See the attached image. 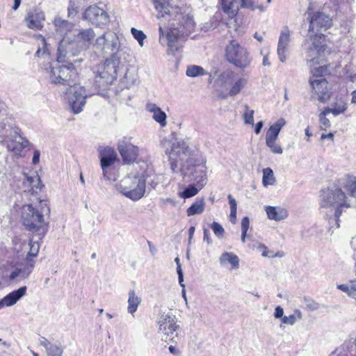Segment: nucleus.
I'll return each mask as SVG.
<instances>
[{
    "instance_id": "obj_1",
    "label": "nucleus",
    "mask_w": 356,
    "mask_h": 356,
    "mask_svg": "<svg viewBox=\"0 0 356 356\" xmlns=\"http://www.w3.org/2000/svg\"><path fill=\"white\" fill-rule=\"evenodd\" d=\"M170 0H154L155 9L159 12L158 17L169 22V29L166 32L159 25V42L165 37L170 53L175 54L182 47L188 35L193 31L195 23L189 13H181L177 7L169 5Z\"/></svg>"
},
{
    "instance_id": "obj_2",
    "label": "nucleus",
    "mask_w": 356,
    "mask_h": 356,
    "mask_svg": "<svg viewBox=\"0 0 356 356\" xmlns=\"http://www.w3.org/2000/svg\"><path fill=\"white\" fill-rule=\"evenodd\" d=\"M56 34L62 37L57 52L58 63L80 54L93 43L96 34L91 28L75 29L73 23L56 17L53 21Z\"/></svg>"
},
{
    "instance_id": "obj_3",
    "label": "nucleus",
    "mask_w": 356,
    "mask_h": 356,
    "mask_svg": "<svg viewBox=\"0 0 356 356\" xmlns=\"http://www.w3.org/2000/svg\"><path fill=\"white\" fill-rule=\"evenodd\" d=\"M168 163L174 173H181L183 177L191 175V167H198L193 172V180L197 184L204 172L207 182L206 158L196 148H193L184 140L174 142L170 149L166 150Z\"/></svg>"
},
{
    "instance_id": "obj_4",
    "label": "nucleus",
    "mask_w": 356,
    "mask_h": 356,
    "mask_svg": "<svg viewBox=\"0 0 356 356\" xmlns=\"http://www.w3.org/2000/svg\"><path fill=\"white\" fill-rule=\"evenodd\" d=\"M48 79L51 83L70 86L67 99L74 113H79L86 104V99L89 96L85 88L76 86L78 72L72 65H53L48 72Z\"/></svg>"
},
{
    "instance_id": "obj_5",
    "label": "nucleus",
    "mask_w": 356,
    "mask_h": 356,
    "mask_svg": "<svg viewBox=\"0 0 356 356\" xmlns=\"http://www.w3.org/2000/svg\"><path fill=\"white\" fill-rule=\"evenodd\" d=\"M332 19L327 15L316 12L310 17L309 38L302 47L307 59L312 63H318L325 51V36L322 33L332 26Z\"/></svg>"
},
{
    "instance_id": "obj_6",
    "label": "nucleus",
    "mask_w": 356,
    "mask_h": 356,
    "mask_svg": "<svg viewBox=\"0 0 356 356\" xmlns=\"http://www.w3.org/2000/svg\"><path fill=\"white\" fill-rule=\"evenodd\" d=\"M319 197L321 209L325 213H334L337 227H339V218L343 209L350 206L348 197L341 188L331 186L322 189Z\"/></svg>"
},
{
    "instance_id": "obj_7",
    "label": "nucleus",
    "mask_w": 356,
    "mask_h": 356,
    "mask_svg": "<svg viewBox=\"0 0 356 356\" xmlns=\"http://www.w3.org/2000/svg\"><path fill=\"white\" fill-rule=\"evenodd\" d=\"M18 241L17 238L13 239V248L17 256L10 258L2 267L3 276L10 281H22L27 279L31 274L35 264V261L30 259L24 263L21 261V257H23V254H20L22 243Z\"/></svg>"
},
{
    "instance_id": "obj_8",
    "label": "nucleus",
    "mask_w": 356,
    "mask_h": 356,
    "mask_svg": "<svg viewBox=\"0 0 356 356\" xmlns=\"http://www.w3.org/2000/svg\"><path fill=\"white\" fill-rule=\"evenodd\" d=\"M115 191L132 201L142 199L146 191V184L138 164L134 170L115 184Z\"/></svg>"
},
{
    "instance_id": "obj_9",
    "label": "nucleus",
    "mask_w": 356,
    "mask_h": 356,
    "mask_svg": "<svg viewBox=\"0 0 356 356\" xmlns=\"http://www.w3.org/2000/svg\"><path fill=\"white\" fill-rule=\"evenodd\" d=\"M40 209L33 204H25L21 209V218L23 225L26 229L33 232L42 231L44 232L47 229V223L44 218V213H48L50 211L47 204L44 201L40 202Z\"/></svg>"
},
{
    "instance_id": "obj_10",
    "label": "nucleus",
    "mask_w": 356,
    "mask_h": 356,
    "mask_svg": "<svg viewBox=\"0 0 356 356\" xmlns=\"http://www.w3.org/2000/svg\"><path fill=\"white\" fill-rule=\"evenodd\" d=\"M119 64L115 56H111L105 62L93 68L95 79L99 88H104L111 85L117 76Z\"/></svg>"
},
{
    "instance_id": "obj_11",
    "label": "nucleus",
    "mask_w": 356,
    "mask_h": 356,
    "mask_svg": "<svg viewBox=\"0 0 356 356\" xmlns=\"http://www.w3.org/2000/svg\"><path fill=\"white\" fill-rule=\"evenodd\" d=\"M225 57L228 62L241 69L249 67L252 62L248 49L234 40L227 45Z\"/></svg>"
},
{
    "instance_id": "obj_12",
    "label": "nucleus",
    "mask_w": 356,
    "mask_h": 356,
    "mask_svg": "<svg viewBox=\"0 0 356 356\" xmlns=\"http://www.w3.org/2000/svg\"><path fill=\"white\" fill-rule=\"evenodd\" d=\"M100 165L104 178L108 181H115L118 175L115 173L113 164L117 160V153L112 147H100L99 149Z\"/></svg>"
},
{
    "instance_id": "obj_13",
    "label": "nucleus",
    "mask_w": 356,
    "mask_h": 356,
    "mask_svg": "<svg viewBox=\"0 0 356 356\" xmlns=\"http://www.w3.org/2000/svg\"><path fill=\"white\" fill-rule=\"evenodd\" d=\"M94 47L103 54H112V56H115L120 51V42L115 33L108 31L96 38Z\"/></svg>"
},
{
    "instance_id": "obj_14",
    "label": "nucleus",
    "mask_w": 356,
    "mask_h": 356,
    "mask_svg": "<svg viewBox=\"0 0 356 356\" xmlns=\"http://www.w3.org/2000/svg\"><path fill=\"white\" fill-rule=\"evenodd\" d=\"M0 143L17 158L24 156V149L29 145V141L22 136L20 129L17 134H12L1 139Z\"/></svg>"
},
{
    "instance_id": "obj_15",
    "label": "nucleus",
    "mask_w": 356,
    "mask_h": 356,
    "mask_svg": "<svg viewBox=\"0 0 356 356\" xmlns=\"http://www.w3.org/2000/svg\"><path fill=\"white\" fill-rule=\"evenodd\" d=\"M18 128L14 119L8 115L7 106L0 100V140L12 134H17Z\"/></svg>"
},
{
    "instance_id": "obj_16",
    "label": "nucleus",
    "mask_w": 356,
    "mask_h": 356,
    "mask_svg": "<svg viewBox=\"0 0 356 356\" xmlns=\"http://www.w3.org/2000/svg\"><path fill=\"white\" fill-rule=\"evenodd\" d=\"M221 79L224 81L225 86H229V94L231 96L239 94L248 83L245 78L232 72H224L221 75Z\"/></svg>"
},
{
    "instance_id": "obj_17",
    "label": "nucleus",
    "mask_w": 356,
    "mask_h": 356,
    "mask_svg": "<svg viewBox=\"0 0 356 356\" xmlns=\"http://www.w3.org/2000/svg\"><path fill=\"white\" fill-rule=\"evenodd\" d=\"M159 330L167 337L172 336L180 330L177 319L175 315L170 313H162L157 321Z\"/></svg>"
},
{
    "instance_id": "obj_18",
    "label": "nucleus",
    "mask_w": 356,
    "mask_h": 356,
    "mask_svg": "<svg viewBox=\"0 0 356 356\" xmlns=\"http://www.w3.org/2000/svg\"><path fill=\"white\" fill-rule=\"evenodd\" d=\"M83 19L97 26L106 25L109 22L107 13L97 6L88 7L83 13Z\"/></svg>"
},
{
    "instance_id": "obj_19",
    "label": "nucleus",
    "mask_w": 356,
    "mask_h": 356,
    "mask_svg": "<svg viewBox=\"0 0 356 356\" xmlns=\"http://www.w3.org/2000/svg\"><path fill=\"white\" fill-rule=\"evenodd\" d=\"M292 31L288 26H284L280 31L279 36L277 54L280 61L284 63L286 60V53L289 50L292 38Z\"/></svg>"
},
{
    "instance_id": "obj_20",
    "label": "nucleus",
    "mask_w": 356,
    "mask_h": 356,
    "mask_svg": "<svg viewBox=\"0 0 356 356\" xmlns=\"http://www.w3.org/2000/svg\"><path fill=\"white\" fill-rule=\"evenodd\" d=\"M310 85L313 92L318 96L319 102L325 103L330 99L332 92L326 79H311Z\"/></svg>"
},
{
    "instance_id": "obj_21",
    "label": "nucleus",
    "mask_w": 356,
    "mask_h": 356,
    "mask_svg": "<svg viewBox=\"0 0 356 356\" xmlns=\"http://www.w3.org/2000/svg\"><path fill=\"white\" fill-rule=\"evenodd\" d=\"M138 165L143 178H145V183L146 184V181H147L153 188H156L161 182V175L155 173L153 166L149 163L143 162L138 164Z\"/></svg>"
},
{
    "instance_id": "obj_22",
    "label": "nucleus",
    "mask_w": 356,
    "mask_h": 356,
    "mask_svg": "<svg viewBox=\"0 0 356 356\" xmlns=\"http://www.w3.org/2000/svg\"><path fill=\"white\" fill-rule=\"evenodd\" d=\"M118 150L123 161L126 163H130L135 161L138 155V147L125 140L119 143Z\"/></svg>"
},
{
    "instance_id": "obj_23",
    "label": "nucleus",
    "mask_w": 356,
    "mask_h": 356,
    "mask_svg": "<svg viewBox=\"0 0 356 356\" xmlns=\"http://www.w3.org/2000/svg\"><path fill=\"white\" fill-rule=\"evenodd\" d=\"M26 286H21L18 289L11 291L0 300V309L14 305L26 296Z\"/></svg>"
},
{
    "instance_id": "obj_24",
    "label": "nucleus",
    "mask_w": 356,
    "mask_h": 356,
    "mask_svg": "<svg viewBox=\"0 0 356 356\" xmlns=\"http://www.w3.org/2000/svg\"><path fill=\"white\" fill-rule=\"evenodd\" d=\"M145 109L152 114V118L157 122L161 127L163 128L167 125V115L156 104L147 102L145 105Z\"/></svg>"
},
{
    "instance_id": "obj_25",
    "label": "nucleus",
    "mask_w": 356,
    "mask_h": 356,
    "mask_svg": "<svg viewBox=\"0 0 356 356\" xmlns=\"http://www.w3.org/2000/svg\"><path fill=\"white\" fill-rule=\"evenodd\" d=\"M44 21V13L38 10L29 12L25 17L26 26L31 29H41L43 27Z\"/></svg>"
},
{
    "instance_id": "obj_26",
    "label": "nucleus",
    "mask_w": 356,
    "mask_h": 356,
    "mask_svg": "<svg viewBox=\"0 0 356 356\" xmlns=\"http://www.w3.org/2000/svg\"><path fill=\"white\" fill-rule=\"evenodd\" d=\"M267 218L270 220L281 221L285 220L289 216V212L286 209L281 206H265Z\"/></svg>"
},
{
    "instance_id": "obj_27",
    "label": "nucleus",
    "mask_w": 356,
    "mask_h": 356,
    "mask_svg": "<svg viewBox=\"0 0 356 356\" xmlns=\"http://www.w3.org/2000/svg\"><path fill=\"white\" fill-rule=\"evenodd\" d=\"M206 185L205 175L202 172L201 179L197 180V184L188 186L183 191L178 193L179 197L183 199H188L195 196L199 191Z\"/></svg>"
},
{
    "instance_id": "obj_28",
    "label": "nucleus",
    "mask_w": 356,
    "mask_h": 356,
    "mask_svg": "<svg viewBox=\"0 0 356 356\" xmlns=\"http://www.w3.org/2000/svg\"><path fill=\"white\" fill-rule=\"evenodd\" d=\"M219 261L222 266L229 264L232 269L236 270L239 268V258L234 252H223L219 258Z\"/></svg>"
},
{
    "instance_id": "obj_29",
    "label": "nucleus",
    "mask_w": 356,
    "mask_h": 356,
    "mask_svg": "<svg viewBox=\"0 0 356 356\" xmlns=\"http://www.w3.org/2000/svg\"><path fill=\"white\" fill-rule=\"evenodd\" d=\"M142 302L140 296L136 294L134 290H130L128 292L127 300V312L132 316L136 312L139 305Z\"/></svg>"
},
{
    "instance_id": "obj_30",
    "label": "nucleus",
    "mask_w": 356,
    "mask_h": 356,
    "mask_svg": "<svg viewBox=\"0 0 356 356\" xmlns=\"http://www.w3.org/2000/svg\"><path fill=\"white\" fill-rule=\"evenodd\" d=\"M15 238H17L19 240L18 242L20 241L22 243V252H20V254H24V248H29V250L27 252L25 261H28L29 259L31 261H35L33 258L37 257L38 254L40 250V244L38 242H34L32 240H30L29 243L26 245L25 243H23L20 238L17 237H16Z\"/></svg>"
},
{
    "instance_id": "obj_31",
    "label": "nucleus",
    "mask_w": 356,
    "mask_h": 356,
    "mask_svg": "<svg viewBox=\"0 0 356 356\" xmlns=\"http://www.w3.org/2000/svg\"><path fill=\"white\" fill-rule=\"evenodd\" d=\"M40 343L46 349L47 356H62L63 348L61 346L51 343L45 338H42Z\"/></svg>"
},
{
    "instance_id": "obj_32",
    "label": "nucleus",
    "mask_w": 356,
    "mask_h": 356,
    "mask_svg": "<svg viewBox=\"0 0 356 356\" xmlns=\"http://www.w3.org/2000/svg\"><path fill=\"white\" fill-rule=\"evenodd\" d=\"M24 184L26 186L29 188V191L32 193H38L42 187L41 179L37 173L31 176H26V180Z\"/></svg>"
},
{
    "instance_id": "obj_33",
    "label": "nucleus",
    "mask_w": 356,
    "mask_h": 356,
    "mask_svg": "<svg viewBox=\"0 0 356 356\" xmlns=\"http://www.w3.org/2000/svg\"><path fill=\"white\" fill-rule=\"evenodd\" d=\"M285 124L286 121L284 118L278 119L269 127L266 135V140H277L279 134Z\"/></svg>"
},
{
    "instance_id": "obj_34",
    "label": "nucleus",
    "mask_w": 356,
    "mask_h": 356,
    "mask_svg": "<svg viewBox=\"0 0 356 356\" xmlns=\"http://www.w3.org/2000/svg\"><path fill=\"white\" fill-rule=\"evenodd\" d=\"M337 288L356 302V280H350L346 284H338Z\"/></svg>"
},
{
    "instance_id": "obj_35",
    "label": "nucleus",
    "mask_w": 356,
    "mask_h": 356,
    "mask_svg": "<svg viewBox=\"0 0 356 356\" xmlns=\"http://www.w3.org/2000/svg\"><path fill=\"white\" fill-rule=\"evenodd\" d=\"M205 209V201L204 198L196 199V200L186 210L188 216L201 214Z\"/></svg>"
},
{
    "instance_id": "obj_36",
    "label": "nucleus",
    "mask_w": 356,
    "mask_h": 356,
    "mask_svg": "<svg viewBox=\"0 0 356 356\" xmlns=\"http://www.w3.org/2000/svg\"><path fill=\"white\" fill-rule=\"evenodd\" d=\"M222 8L223 11L230 18L236 17L238 12V6L236 0H221Z\"/></svg>"
},
{
    "instance_id": "obj_37",
    "label": "nucleus",
    "mask_w": 356,
    "mask_h": 356,
    "mask_svg": "<svg viewBox=\"0 0 356 356\" xmlns=\"http://www.w3.org/2000/svg\"><path fill=\"white\" fill-rule=\"evenodd\" d=\"M353 343L351 341H345L330 355V356H353L350 348Z\"/></svg>"
},
{
    "instance_id": "obj_38",
    "label": "nucleus",
    "mask_w": 356,
    "mask_h": 356,
    "mask_svg": "<svg viewBox=\"0 0 356 356\" xmlns=\"http://www.w3.org/2000/svg\"><path fill=\"white\" fill-rule=\"evenodd\" d=\"M343 187L346 189L350 196L356 197V177L353 175H346L343 183Z\"/></svg>"
},
{
    "instance_id": "obj_39",
    "label": "nucleus",
    "mask_w": 356,
    "mask_h": 356,
    "mask_svg": "<svg viewBox=\"0 0 356 356\" xmlns=\"http://www.w3.org/2000/svg\"><path fill=\"white\" fill-rule=\"evenodd\" d=\"M276 183V178L274 176L273 170L270 168L263 169L262 184L264 187L273 186Z\"/></svg>"
},
{
    "instance_id": "obj_40",
    "label": "nucleus",
    "mask_w": 356,
    "mask_h": 356,
    "mask_svg": "<svg viewBox=\"0 0 356 356\" xmlns=\"http://www.w3.org/2000/svg\"><path fill=\"white\" fill-rule=\"evenodd\" d=\"M241 7L251 10H259L260 12H264L266 7L259 4V0H241Z\"/></svg>"
},
{
    "instance_id": "obj_41",
    "label": "nucleus",
    "mask_w": 356,
    "mask_h": 356,
    "mask_svg": "<svg viewBox=\"0 0 356 356\" xmlns=\"http://www.w3.org/2000/svg\"><path fill=\"white\" fill-rule=\"evenodd\" d=\"M302 318V314L300 310L296 309L293 313L288 316H285L282 319V324L293 325L297 321Z\"/></svg>"
},
{
    "instance_id": "obj_42",
    "label": "nucleus",
    "mask_w": 356,
    "mask_h": 356,
    "mask_svg": "<svg viewBox=\"0 0 356 356\" xmlns=\"http://www.w3.org/2000/svg\"><path fill=\"white\" fill-rule=\"evenodd\" d=\"M347 108L348 106L346 102L344 100L340 99L339 101L332 104V107L329 108V111L334 116H337L339 114L343 113L346 111Z\"/></svg>"
},
{
    "instance_id": "obj_43",
    "label": "nucleus",
    "mask_w": 356,
    "mask_h": 356,
    "mask_svg": "<svg viewBox=\"0 0 356 356\" xmlns=\"http://www.w3.org/2000/svg\"><path fill=\"white\" fill-rule=\"evenodd\" d=\"M331 113L329 111V107L325 108V109L318 115L320 122V129L322 130H326L331 126V122L329 119L327 118V115Z\"/></svg>"
},
{
    "instance_id": "obj_44",
    "label": "nucleus",
    "mask_w": 356,
    "mask_h": 356,
    "mask_svg": "<svg viewBox=\"0 0 356 356\" xmlns=\"http://www.w3.org/2000/svg\"><path fill=\"white\" fill-rule=\"evenodd\" d=\"M227 199L230 204L229 220L232 224H236L237 213V202L231 195H229L227 196Z\"/></svg>"
},
{
    "instance_id": "obj_45",
    "label": "nucleus",
    "mask_w": 356,
    "mask_h": 356,
    "mask_svg": "<svg viewBox=\"0 0 356 356\" xmlns=\"http://www.w3.org/2000/svg\"><path fill=\"white\" fill-rule=\"evenodd\" d=\"M206 74L204 69L199 65L188 66L186 72V74L189 77H196Z\"/></svg>"
},
{
    "instance_id": "obj_46",
    "label": "nucleus",
    "mask_w": 356,
    "mask_h": 356,
    "mask_svg": "<svg viewBox=\"0 0 356 356\" xmlns=\"http://www.w3.org/2000/svg\"><path fill=\"white\" fill-rule=\"evenodd\" d=\"M277 140H266V145L272 153L282 154L283 153V149Z\"/></svg>"
},
{
    "instance_id": "obj_47",
    "label": "nucleus",
    "mask_w": 356,
    "mask_h": 356,
    "mask_svg": "<svg viewBox=\"0 0 356 356\" xmlns=\"http://www.w3.org/2000/svg\"><path fill=\"white\" fill-rule=\"evenodd\" d=\"M229 28H233V31L238 35L243 34L245 30V26L243 25L242 19L238 17L233 19V23L229 24Z\"/></svg>"
},
{
    "instance_id": "obj_48",
    "label": "nucleus",
    "mask_w": 356,
    "mask_h": 356,
    "mask_svg": "<svg viewBox=\"0 0 356 356\" xmlns=\"http://www.w3.org/2000/svg\"><path fill=\"white\" fill-rule=\"evenodd\" d=\"M254 110L250 109L248 106H245L243 118L245 124L254 125Z\"/></svg>"
},
{
    "instance_id": "obj_49",
    "label": "nucleus",
    "mask_w": 356,
    "mask_h": 356,
    "mask_svg": "<svg viewBox=\"0 0 356 356\" xmlns=\"http://www.w3.org/2000/svg\"><path fill=\"white\" fill-rule=\"evenodd\" d=\"M131 33L134 39L138 41L140 47H143L144 46V41L147 38V36L143 31L133 27L131 29Z\"/></svg>"
},
{
    "instance_id": "obj_50",
    "label": "nucleus",
    "mask_w": 356,
    "mask_h": 356,
    "mask_svg": "<svg viewBox=\"0 0 356 356\" xmlns=\"http://www.w3.org/2000/svg\"><path fill=\"white\" fill-rule=\"evenodd\" d=\"M211 228L213 230L214 234L218 238H222L225 234V229L222 226L217 222H213L211 225Z\"/></svg>"
},
{
    "instance_id": "obj_51",
    "label": "nucleus",
    "mask_w": 356,
    "mask_h": 356,
    "mask_svg": "<svg viewBox=\"0 0 356 356\" xmlns=\"http://www.w3.org/2000/svg\"><path fill=\"white\" fill-rule=\"evenodd\" d=\"M256 248L259 252H261V255L265 257H280L282 256V254H281L280 252L276 253L275 255L269 254L267 247L262 243H258Z\"/></svg>"
},
{
    "instance_id": "obj_52",
    "label": "nucleus",
    "mask_w": 356,
    "mask_h": 356,
    "mask_svg": "<svg viewBox=\"0 0 356 356\" xmlns=\"http://www.w3.org/2000/svg\"><path fill=\"white\" fill-rule=\"evenodd\" d=\"M305 307L307 309L310 311H315L319 308L318 303L312 300L305 299Z\"/></svg>"
},
{
    "instance_id": "obj_53",
    "label": "nucleus",
    "mask_w": 356,
    "mask_h": 356,
    "mask_svg": "<svg viewBox=\"0 0 356 356\" xmlns=\"http://www.w3.org/2000/svg\"><path fill=\"white\" fill-rule=\"evenodd\" d=\"M274 317L277 319H283L284 316V309L281 306H277L275 309L274 312Z\"/></svg>"
},
{
    "instance_id": "obj_54",
    "label": "nucleus",
    "mask_w": 356,
    "mask_h": 356,
    "mask_svg": "<svg viewBox=\"0 0 356 356\" xmlns=\"http://www.w3.org/2000/svg\"><path fill=\"white\" fill-rule=\"evenodd\" d=\"M250 227V220L248 217H244L241 220V232L248 233Z\"/></svg>"
},
{
    "instance_id": "obj_55",
    "label": "nucleus",
    "mask_w": 356,
    "mask_h": 356,
    "mask_svg": "<svg viewBox=\"0 0 356 356\" xmlns=\"http://www.w3.org/2000/svg\"><path fill=\"white\" fill-rule=\"evenodd\" d=\"M40 152L38 149H35L33 152V156L32 158V163L35 165L38 164L40 161Z\"/></svg>"
},
{
    "instance_id": "obj_56",
    "label": "nucleus",
    "mask_w": 356,
    "mask_h": 356,
    "mask_svg": "<svg viewBox=\"0 0 356 356\" xmlns=\"http://www.w3.org/2000/svg\"><path fill=\"white\" fill-rule=\"evenodd\" d=\"M177 273L178 274V276H179V282L180 284V285L184 288L185 286L184 284H183V282H184V275H183V272H182V270L181 268H177Z\"/></svg>"
},
{
    "instance_id": "obj_57",
    "label": "nucleus",
    "mask_w": 356,
    "mask_h": 356,
    "mask_svg": "<svg viewBox=\"0 0 356 356\" xmlns=\"http://www.w3.org/2000/svg\"><path fill=\"white\" fill-rule=\"evenodd\" d=\"M264 126L263 121L258 122L254 126V132L256 134H259Z\"/></svg>"
},
{
    "instance_id": "obj_58",
    "label": "nucleus",
    "mask_w": 356,
    "mask_h": 356,
    "mask_svg": "<svg viewBox=\"0 0 356 356\" xmlns=\"http://www.w3.org/2000/svg\"><path fill=\"white\" fill-rule=\"evenodd\" d=\"M203 238H204V241H207L208 244H211V237H210L209 232L207 229L204 230V237H203Z\"/></svg>"
},
{
    "instance_id": "obj_59",
    "label": "nucleus",
    "mask_w": 356,
    "mask_h": 356,
    "mask_svg": "<svg viewBox=\"0 0 356 356\" xmlns=\"http://www.w3.org/2000/svg\"><path fill=\"white\" fill-rule=\"evenodd\" d=\"M321 140L330 139L331 141H333V140H334V134L332 133H330V134H323L321 136Z\"/></svg>"
},
{
    "instance_id": "obj_60",
    "label": "nucleus",
    "mask_w": 356,
    "mask_h": 356,
    "mask_svg": "<svg viewBox=\"0 0 356 356\" xmlns=\"http://www.w3.org/2000/svg\"><path fill=\"white\" fill-rule=\"evenodd\" d=\"M168 350L170 353L175 355H178L179 354V350L175 346H170L168 348Z\"/></svg>"
},
{
    "instance_id": "obj_61",
    "label": "nucleus",
    "mask_w": 356,
    "mask_h": 356,
    "mask_svg": "<svg viewBox=\"0 0 356 356\" xmlns=\"http://www.w3.org/2000/svg\"><path fill=\"white\" fill-rule=\"evenodd\" d=\"M195 231V228L194 226L190 227V228L188 229L189 242H191V241L194 235Z\"/></svg>"
},
{
    "instance_id": "obj_62",
    "label": "nucleus",
    "mask_w": 356,
    "mask_h": 356,
    "mask_svg": "<svg viewBox=\"0 0 356 356\" xmlns=\"http://www.w3.org/2000/svg\"><path fill=\"white\" fill-rule=\"evenodd\" d=\"M305 135H306V137H307V142H309L310 141V138L312 136V133L310 131V129L309 127H307L305 130Z\"/></svg>"
},
{
    "instance_id": "obj_63",
    "label": "nucleus",
    "mask_w": 356,
    "mask_h": 356,
    "mask_svg": "<svg viewBox=\"0 0 356 356\" xmlns=\"http://www.w3.org/2000/svg\"><path fill=\"white\" fill-rule=\"evenodd\" d=\"M350 102L352 104H356V90L351 92Z\"/></svg>"
},
{
    "instance_id": "obj_64",
    "label": "nucleus",
    "mask_w": 356,
    "mask_h": 356,
    "mask_svg": "<svg viewBox=\"0 0 356 356\" xmlns=\"http://www.w3.org/2000/svg\"><path fill=\"white\" fill-rule=\"evenodd\" d=\"M21 0H15L14 6L13 7V9L16 10L19 6H20Z\"/></svg>"
}]
</instances>
